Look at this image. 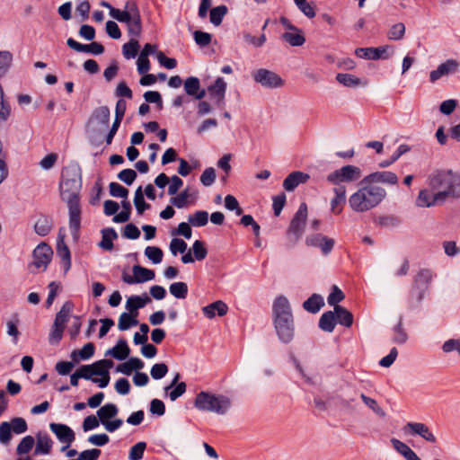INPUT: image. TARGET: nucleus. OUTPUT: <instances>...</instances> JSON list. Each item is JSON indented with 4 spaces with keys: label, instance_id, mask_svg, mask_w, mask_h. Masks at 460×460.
<instances>
[{
    "label": "nucleus",
    "instance_id": "1",
    "mask_svg": "<svg viewBox=\"0 0 460 460\" xmlns=\"http://www.w3.org/2000/svg\"><path fill=\"white\" fill-rule=\"evenodd\" d=\"M272 319L279 340L286 344L291 342L295 336V323L290 303L285 296L275 298Z\"/></svg>",
    "mask_w": 460,
    "mask_h": 460
},
{
    "label": "nucleus",
    "instance_id": "2",
    "mask_svg": "<svg viewBox=\"0 0 460 460\" xmlns=\"http://www.w3.org/2000/svg\"><path fill=\"white\" fill-rule=\"evenodd\" d=\"M349 198V208L357 213H364L377 207L386 197V190L378 185L361 183Z\"/></svg>",
    "mask_w": 460,
    "mask_h": 460
},
{
    "label": "nucleus",
    "instance_id": "3",
    "mask_svg": "<svg viewBox=\"0 0 460 460\" xmlns=\"http://www.w3.org/2000/svg\"><path fill=\"white\" fill-rule=\"evenodd\" d=\"M429 186L437 190L443 201L460 198V173L452 170H438L429 177Z\"/></svg>",
    "mask_w": 460,
    "mask_h": 460
},
{
    "label": "nucleus",
    "instance_id": "4",
    "mask_svg": "<svg viewBox=\"0 0 460 460\" xmlns=\"http://www.w3.org/2000/svg\"><path fill=\"white\" fill-rule=\"evenodd\" d=\"M82 188V169L76 163L63 168L59 182L60 196L63 200L79 199Z\"/></svg>",
    "mask_w": 460,
    "mask_h": 460
},
{
    "label": "nucleus",
    "instance_id": "5",
    "mask_svg": "<svg viewBox=\"0 0 460 460\" xmlns=\"http://www.w3.org/2000/svg\"><path fill=\"white\" fill-rule=\"evenodd\" d=\"M110 7V14L119 22H124L128 26V34L133 37H139L142 32V20L139 9L135 2H127L126 10H119L111 7L108 3L102 4Z\"/></svg>",
    "mask_w": 460,
    "mask_h": 460
},
{
    "label": "nucleus",
    "instance_id": "6",
    "mask_svg": "<svg viewBox=\"0 0 460 460\" xmlns=\"http://www.w3.org/2000/svg\"><path fill=\"white\" fill-rule=\"evenodd\" d=\"M231 404V400L227 396L205 391L199 393L194 401V406L198 410L215 412L219 415L226 414Z\"/></svg>",
    "mask_w": 460,
    "mask_h": 460
},
{
    "label": "nucleus",
    "instance_id": "7",
    "mask_svg": "<svg viewBox=\"0 0 460 460\" xmlns=\"http://www.w3.org/2000/svg\"><path fill=\"white\" fill-rule=\"evenodd\" d=\"M433 277L434 274L429 269H421L415 275L408 298L409 307L411 309L423 300Z\"/></svg>",
    "mask_w": 460,
    "mask_h": 460
},
{
    "label": "nucleus",
    "instance_id": "8",
    "mask_svg": "<svg viewBox=\"0 0 460 460\" xmlns=\"http://www.w3.org/2000/svg\"><path fill=\"white\" fill-rule=\"evenodd\" d=\"M307 205L303 202L294 215L287 230V242L289 248L294 247L302 237L307 219Z\"/></svg>",
    "mask_w": 460,
    "mask_h": 460
},
{
    "label": "nucleus",
    "instance_id": "9",
    "mask_svg": "<svg viewBox=\"0 0 460 460\" xmlns=\"http://www.w3.org/2000/svg\"><path fill=\"white\" fill-rule=\"evenodd\" d=\"M361 169L356 165L347 164L334 170L326 177V181L335 187L342 186L341 183H349L358 181L361 178Z\"/></svg>",
    "mask_w": 460,
    "mask_h": 460
},
{
    "label": "nucleus",
    "instance_id": "10",
    "mask_svg": "<svg viewBox=\"0 0 460 460\" xmlns=\"http://www.w3.org/2000/svg\"><path fill=\"white\" fill-rule=\"evenodd\" d=\"M460 70V62L454 58H448L440 63L438 67L429 73V82L436 83L443 77L452 76Z\"/></svg>",
    "mask_w": 460,
    "mask_h": 460
},
{
    "label": "nucleus",
    "instance_id": "11",
    "mask_svg": "<svg viewBox=\"0 0 460 460\" xmlns=\"http://www.w3.org/2000/svg\"><path fill=\"white\" fill-rule=\"evenodd\" d=\"M355 54L368 60L388 59L394 55V48L390 45H384L377 48H358Z\"/></svg>",
    "mask_w": 460,
    "mask_h": 460
},
{
    "label": "nucleus",
    "instance_id": "12",
    "mask_svg": "<svg viewBox=\"0 0 460 460\" xmlns=\"http://www.w3.org/2000/svg\"><path fill=\"white\" fill-rule=\"evenodd\" d=\"M253 80L266 88H279L284 85L282 78L275 72L261 68L252 75Z\"/></svg>",
    "mask_w": 460,
    "mask_h": 460
},
{
    "label": "nucleus",
    "instance_id": "13",
    "mask_svg": "<svg viewBox=\"0 0 460 460\" xmlns=\"http://www.w3.org/2000/svg\"><path fill=\"white\" fill-rule=\"evenodd\" d=\"M402 431L408 436H420L429 443L437 442L436 436L429 428L422 422H408L403 426Z\"/></svg>",
    "mask_w": 460,
    "mask_h": 460
},
{
    "label": "nucleus",
    "instance_id": "14",
    "mask_svg": "<svg viewBox=\"0 0 460 460\" xmlns=\"http://www.w3.org/2000/svg\"><path fill=\"white\" fill-rule=\"evenodd\" d=\"M132 271L133 276L123 273L121 277L122 280L128 285L149 281L154 279L155 277L153 270H149L139 265H134Z\"/></svg>",
    "mask_w": 460,
    "mask_h": 460
},
{
    "label": "nucleus",
    "instance_id": "15",
    "mask_svg": "<svg viewBox=\"0 0 460 460\" xmlns=\"http://www.w3.org/2000/svg\"><path fill=\"white\" fill-rule=\"evenodd\" d=\"M307 246L318 247L323 255H328L333 249L335 241L322 234H310L305 238Z\"/></svg>",
    "mask_w": 460,
    "mask_h": 460
},
{
    "label": "nucleus",
    "instance_id": "16",
    "mask_svg": "<svg viewBox=\"0 0 460 460\" xmlns=\"http://www.w3.org/2000/svg\"><path fill=\"white\" fill-rule=\"evenodd\" d=\"M226 82L223 77H217L215 82L208 86L206 90L208 93L210 98L215 100V102L218 108H224L225 97L226 93Z\"/></svg>",
    "mask_w": 460,
    "mask_h": 460
},
{
    "label": "nucleus",
    "instance_id": "17",
    "mask_svg": "<svg viewBox=\"0 0 460 460\" xmlns=\"http://www.w3.org/2000/svg\"><path fill=\"white\" fill-rule=\"evenodd\" d=\"M52 255L53 251L49 245L45 243H40L33 251V265L37 269L42 268L45 270Z\"/></svg>",
    "mask_w": 460,
    "mask_h": 460
},
{
    "label": "nucleus",
    "instance_id": "18",
    "mask_svg": "<svg viewBox=\"0 0 460 460\" xmlns=\"http://www.w3.org/2000/svg\"><path fill=\"white\" fill-rule=\"evenodd\" d=\"M361 183H384L388 185H395L398 183V177L394 172L390 171H378L365 176L361 180Z\"/></svg>",
    "mask_w": 460,
    "mask_h": 460
},
{
    "label": "nucleus",
    "instance_id": "19",
    "mask_svg": "<svg viewBox=\"0 0 460 460\" xmlns=\"http://www.w3.org/2000/svg\"><path fill=\"white\" fill-rule=\"evenodd\" d=\"M69 211V228L73 235H76L81 226V208L79 199L65 200Z\"/></svg>",
    "mask_w": 460,
    "mask_h": 460
},
{
    "label": "nucleus",
    "instance_id": "20",
    "mask_svg": "<svg viewBox=\"0 0 460 460\" xmlns=\"http://www.w3.org/2000/svg\"><path fill=\"white\" fill-rule=\"evenodd\" d=\"M445 202L438 191L436 193H432L426 189L420 190L415 200V204L419 208H429L437 205H442Z\"/></svg>",
    "mask_w": 460,
    "mask_h": 460
},
{
    "label": "nucleus",
    "instance_id": "21",
    "mask_svg": "<svg viewBox=\"0 0 460 460\" xmlns=\"http://www.w3.org/2000/svg\"><path fill=\"white\" fill-rule=\"evenodd\" d=\"M49 429L61 443L71 445L75 439L74 430L66 424L53 422L49 424Z\"/></svg>",
    "mask_w": 460,
    "mask_h": 460
},
{
    "label": "nucleus",
    "instance_id": "22",
    "mask_svg": "<svg viewBox=\"0 0 460 460\" xmlns=\"http://www.w3.org/2000/svg\"><path fill=\"white\" fill-rule=\"evenodd\" d=\"M66 44L69 48L77 52L91 53L93 55H101L104 52V47L96 41H93L90 44H82L73 38H69L66 40Z\"/></svg>",
    "mask_w": 460,
    "mask_h": 460
},
{
    "label": "nucleus",
    "instance_id": "23",
    "mask_svg": "<svg viewBox=\"0 0 460 460\" xmlns=\"http://www.w3.org/2000/svg\"><path fill=\"white\" fill-rule=\"evenodd\" d=\"M183 87L185 93L196 100H202L207 94L206 89L200 87L199 79L195 76L187 77L183 83Z\"/></svg>",
    "mask_w": 460,
    "mask_h": 460
},
{
    "label": "nucleus",
    "instance_id": "24",
    "mask_svg": "<svg viewBox=\"0 0 460 460\" xmlns=\"http://www.w3.org/2000/svg\"><path fill=\"white\" fill-rule=\"evenodd\" d=\"M332 191L334 193V197L331 199V211L334 215H340L346 203V187H334Z\"/></svg>",
    "mask_w": 460,
    "mask_h": 460
},
{
    "label": "nucleus",
    "instance_id": "25",
    "mask_svg": "<svg viewBox=\"0 0 460 460\" xmlns=\"http://www.w3.org/2000/svg\"><path fill=\"white\" fill-rule=\"evenodd\" d=\"M310 176L300 171L291 172L287 176L283 181V188L287 191L294 190L299 184L305 183L308 181Z\"/></svg>",
    "mask_w": 460,
    "mask_h": 460
},
{
    "label": "nucleus",
    "instance_id": "26",
    "mask_svg": "<svg viewBox=\"0 0 460 460\" xmlns=\"http://www.w3.org/2000/svg\"><path fill=\"white\" fill-rule=\"evenodd\" d=\"M130 349L125 339H119L117 344L105 352V356H111L118 360H124L128 357Z\"/></svg>",
    "mask_w": 460,
    "mask_h": 460
},
{
    "label": "nucleus",
    "instance_id": "27",
    "mask_svg": "<svg viewBox=\"0 0 460 460\" xmlns=\"http://www.w3.org/2000/svg\"><path fill=\"white\" fill-rule=\"evenodd\" d=\"M227 311V305L221 300H217L202 308L204 315L209 319L214 318L217 314L218 316H224L226 314Z\"/></svg>",
    "mask_w": 460,
    "mask_h": 460
},
{
    "label": "nucleus",
    "instance_id": "28",
    "mask_svg": "<svg viewBox=\"0 0 460 460\" xmlns=\"http://www.w3.org/2000/svg\"><path fill=\"white\" fill-rule=\"evenodd\" d=\"M53 441L48 434L38 433L36 436V447L34 454L49 455L51 452Z\"/></svg>",
    "mask_w": 460,
    "mask_h": 460
},
{
    "label": "nucleus",
    "instance_id": "29",
    "mask_svg": "<svg viewBox=\"0 0 460 460\" xmlns=\"http://www.w3.org/2000/svg\"><path fill=\"white\" fill-rule=\"evenodd\" d=\"M57 254L61 259L65 272L71 268V253L68 246L64 242V237L59 236L57 243Z\"/></svg>",
    "mask_w": 460,
    "mask_h": 460
},
{
    "label": "nucleus",
    "instance_id": "30",
    "mask_svg": "<svg viewBox=\"0 0 460 460\" xmlns=\"http://www.w3.org/2000/svg\"><path fill=\"white\" fill-rule=\"evenodd\" d=\"M102 240L98 246L104 251H111L114 247L113 241L118 238V234L112 227L103 228L101 231Z\"/></svg>",
    "mask_w": 460,
    "mask_h": 460
},
{
    "label": "nucleus",
    "instance_id": "31",
    "mask_svg": "<svg viewBox=\"0 0 460 460\" xmlns=\"http://www.w3.org/2000/svg\"><path fill=\"white\" fill-rule=\"evenodd\" d=\"M73 308L74 304L71 301H66L64 303L61 309L56 314L54 324L66 328Z\"/></svg>",
    "mask_w": 460,
    "mask_h": 460
},
{
    "label": "nucleus",
    "instance_id": "32",
    "mask_svg": "<svg viewBox=\"0 0 460 460\" xmlns=\"http://www.w3.org/2000/svg\"><path fill=\"white\" fill-rule=\"evenodd\" d=\"M149 302H151V298L146 294H145L144 296H132L128 298L126 308L128 310L129 314H134L137 313L139 308L144 307Z\"/></svg>",
    "mask_w": 460,
    "mask_h": 460
},
{
    "label": "nucleus",
    "instance_id": "33",
    "mask_svg": "<svg viewBox=\"0 0 460 460\" xmlns=\"http://www.w3.org/2000/svg\"><path fill=\"white\" fill-rule=\"evenodd\" d=\"M110 109L107 106H101L93 111L89 121L95 120L104 128H107L110 123Z\"/></svg>",
    "mask_w": 460,
    "mask_h": 460
},
{
    "label": "nucleus",
    "instance_id": "34",
    "mask_svg": "<svg viewBox=\"0 0 460 460\" xmlns=\"http://www.w3.org/2000/svg\"><path fill=\"white\" fill-rule=\"evenodd\" d=\"M334 315L336 316V323H340L345 327H350L353 323V315L345 307L335 305Z\"/></svg>",
    "mask_w": 460,
    "mask_h": 460
},
{
    "label": "nucleus",
    "instance_id": "35",
    "mask_svg": "<svg viewBox=\"0 0 460 460\" xmlns=\"http://www.w3.org/2000/svg\"><path fill=\"white\" fill-rule=\"evenodd\" d=\"M323 305V298L318 294H313L303 303V308L312 314H316L319 312Z\"/></svg>",
    "mask_w": 460,
    "mask_h": 460
},
{
    "label": "nucleus",
    "instance_id": "36",
    "mask_svg": "<svg viewBox=\"0 0 460 460\" xmlns=\"http://www.w3.org/2000/svg\"><path fill=\"white\" fill-rule=\"evenodd\" d=\"M118 407L114 403H106L97 411V416L103 425L118 414Z\"/></svg>",
    "mask_w": 460,
    "mask_h": 460
},
{
    "label": "nucleus",
    "instance_id": "37",
    "mask_svg": "<svg viewBox=\"0 0 460 460\" xmlns=\"http://www.w3.org/2000/svg\"><path fill=\"white\" fill-rule=\"evenodd\" d=\"M336 326V316L332 311H327L319 319V328L323 332H332Z\"/></svg>",
    "mask_w": 460,
    "mask_h": 460
},
{
    "label": "nucleus",
    "instance_id": "38",
    "mask_svg": "<svg viewBox=\"0 0 460 460\" xmlns=\"http://www.w3.org/2000/svg\"><path fill=\"white\" fill-rule=\"evenodd\" d=\"M52 228V219L46 216H41L38 218L34 225V230L36 234L40 236H46L49 234Z\"/></svg>",
    "mask_w": 460,
    "mask_h": 460
},
{
    "label": "nucleus",
    "instance_id": "39",
    "mask_svg": "<svg viewBox=\"0 0 460 460\" xmlns=\"http://www.w3.org/2000/svg\"><path fill=\"white\" fill-rule=\"evenodd\" d=\"M138 313H135L134 314L129 313H122L119 318L118 328L120 331L128 330L132 326H136L138 324V321L137 319Z\"/></svg>",
    "mask_w": 460,
    "mask_h": 460
},
{
    "label": "nucleus",
    "instance_id": "40",
    "mask_svg": "<svg viewBox=\"0 0 460 460\" xmlns=\"http://www.w3.org/2000/svg\"><path fill=\"white\" fill-rule=\"evenodd\" d=\"M94 349V344L92 342H88L84 344L81 349L72 351L71 358L75 361H77L78 358L82 360L89 359L93 356Z\"/></svg>",
    "mask_w": 460,
    "mask_h": 460
},
{
    "label": "nucleus",
    "instance_id": "41",
    "mask_svg": "<svg viewBox=\"0 0 460 460\" xmlns=\"http://www.w3.org/2000/svg\"><path fill=\"white\" fill-rule=\"evenodd\" d=\"M208 213L205 210H198L188 217V222L194 227H201L208 224Z\"/></svg>",
    "mask_w": 460,
    "mask_h": 460
},
{
    "label": "nucleus",
    "instance_id": "42",
    "mask_svg": "<svg viewBox=\"0 0 460 460\" xmlns=\"http://www.w3.org/2000/svg\"><path fill=\"white\" fill-rule=\"evenodd\" d=\"M336 80L346 87L355 88L361 84V80L354 75L339 73L336 75Z\"/></svg>",
    "mask_w": 460,
    "mask_h": 460
},
{
    "label": "nucleus",
    "instance_id": "43",
    "mask_svg": "<svg viewBox=\"0 0 460 460\" xmlns=\"http://www.w3.org/2000/svg\"><path fill=\"white\" fill-rule=\"evenodd\" d=\"M394 335L392 341L396 344H404L408 340V334L402 326V318L401 317L399 323L393 329Z\"/></svg>",
    "mask_w": 460,
    "mask_h": 460
},
{
    "label": "nucleus",
    "instance_id": "44",
    "mask_svg": "<svg viewBox=\"0 0 460 460\" xmlns=\"http://www.w3.org/2000/svg\"><path fill=\"white\" fill-rule=\"evenodd\" d=\"M13 54L8 50L0 51V78L4 76L12 66Z\"/></svg>",
    "mask_w": 460,
    "mask_h": 460
},
{
    "label": "nucleus",
    "instance_id": "45",
    "mask_svg": "<svg viewBox=\"0 0 460 460\" xmlns=\"http://www.w3.org/2000/svg\"><path fill=\"white\" fill-rule=\"evenodd\" d=\"M282 40L287 41L289 45L293 47L302 46L305 42V38L302 34V31L293 32H285L282 34Z\"/></svg>",
    "mask_w": 460,
    "mask_h": 460
},
{
    "label": "nucleus",
    "instance_id": "46",
    "mask_svg": "<svg viewBox=\"0 0 460 460\" xmlns=\"http://www.w3.org/2000/svg\"><path fill=\"white\" fill-rule=\"evenodd\" d=\"M121 206L123 209L113 217L112 220L115 223H125L129 220L131 214L130 202L125 199V200L121 202Z\"/></svg>",
    "mask_w": 460,
    "mask_h": 460
},
{
    "label": "nucleus",
    "instance_id": "47",
    "mask_svg": "<svg viewBox=\"0 0 460 460\" xmlns=\"http://www.w3.org/2000/svg\"><path fill=\"white\" fill-rule=\"evenodd\" d=\"M134 204L139 215L150 208V205L145 201L142 187L139 186L135 191Z\"/></svg>",
    "mask_w": 460,
    "mask_h": 460
},
{
    "label": "nucleus",
    "instance_id": "48",
    "mask_svg": "<svg viewBox=\"0 0 460 460\" xmlns=\"http://www.w3.org/2000/svg\"><path fill=\"white\" fill-rule=\"evenodd\" d=\"M170 293L176 298L184 299L188 295V286L185 282H174L170 285Z\"/></svg>",
    "mask_w": 460,
    "mask_h": 460
},
{
    "label": "nucleus",
    "instance_id": "49",
    "mask_svg": "<svg viewBox=\"0 0 460 460\" xmlns=\"http://www.w3.org/2000/svg\"><path fill=\"white\" fill-rule=\"evenodd\" d=\"M227 13V7L226 5H219L210 10V22L216 26L221 24L224 16Z\"/></svg>",
    "mask_w": 460,
    "mask_h": 460
},
{
    "label": "nucleus",
    "instance_id": "50",
    "mask_svg": "<svg viewBox=\"0 0 460 460\" xmlns=\"http://www.w3.org/2000/svg\"><path fill=\"white\" fill-rule=\"evenodd\" d=\"M393 447L407 460L414 451L404 442L393 438L391 439Z\"/></svg>",
    "mask_w": 460,
    "mask_h": 460
},
{
    "label": "nucleus",
    "instance_id": "51",
    "mask_svg": "<svg viewBox=\"0 0 460 460\" xmlns=\"http://www.w3.org/2000/svg\"><path fill=\"white\" fill-rule=\"evenodd\" d=\"M139 44L135 39H131L128 43H125L122 47V52L127 59L134 58L138 52Z\"/></svg>",
    "mask_w": 460,
    "mask_h": 460
},
{
    "label": "nucleus",
    "instance_id": "52",
    "mask_svg": "<svg viewBox=\"0 0 460 460\" xmlns=\"http://www.w3.org/2000/svg\"><path fill=\"white\" fill-rule=\"evenodd\" d=\"M35 444V440L33 437L28 435L22 438L20 443L16 447V453L18 455H25L28 454L33 447Z\"/></svg>",
    "mask_w": 460,
    "mask_h": 460
},
{
    "label": "nucleus",
    "instance_id": "53",
    "mask_svg": "<svg viewBox=\"0 0 460 460\" xmlns=\"http://www.w3.org/2000/svg\"><path fill=\"white\" fill-rule=\"evenodd\" d=\"M145 255L153 263L158 264L162 261L164 252L162 249L155 246H147L145 249Z\"/></svg>",
    "mask_w": 460,
    "mask_h": 460
},
{
    "label": "nucleus",
    "instance_id": "54",
    "mask_svg": "<svg viewBox=\"0 0 460 460\" xmlns=\"http://www.w3.org/2000/svg\"><path fill=\"white\" fill-rule=\"evenodd\" d=\"M9 424H11V431L15 434H22L27 431L28 425L26 420L22 417L13 418Z\"/></svg>",
    "mask_w": 460,
    "mask_h": 460
},
{
    "label": "nucleus",
    "instance_id": "55",
    "mask_svg": "<svg viewBox=\"0 0 460 460\" xmlns=\"http://www.w3.org/2000/svg\"><path fill=\"white\" fill-rule=\"evenodd\" d=\"M193 256L197 261H203L208 255V250L203 241L196 240L192 244Z\"/></svg>",
    "mask_w": 460,
    "mask_h": 460
},
{
    "label": "nucleus",
    "instance_id": "56",
    "mask_svg": "<svg viewBox=\"0 0 460 460\" xmlns=\"http://www.w3.org/2000/svg\"><path fill=\"white\" fill-rule=\"evenodd\" d=\"M297 8L308 18L312 19L315 16V10L313 4L307 3L306 0H294Z\"/></svg>",
    "mask_w": 460,
    "mask_h": 460
},
{
    "label": "nucleus",
    "instance_id": "57",
    "mask_svg": "<svg viewBox=\"0 0 460 460\" xmlns=\"http://www.w3.org/2000/svg\"><path fill=\"white\" fill-rule=\"evenodd\" d=\"M96 376L106 374L109 369L113 367V362L111 359H101L91 364Z\"/></svg>",
    "mask_w": 460,
    "mask_h": 460
},
{
    "label": "nucleus",
    "instance_id": "58",
    "mask_svg": "<svg viewBox=\"0 0 460 460\" xmlns=\"http://www.w3.org/2000/svg\"><path fill=\"white\" fill-rule=\"evenodd\" d=\"M405 33V26L402 22L394 24L388 31L387 37L392 40H402Z\"/></svg>",
    "mask_w": 460,
    "mask_h": 460
},
{
    "label": "nucleus",
    "instance_id": "59",
    "mask_svg": "<svg viewBox=\"0 0 460 460\" xmlns=\"http://www.w3.org/2000/svg\"><path fill=\"white\" fill-rule=\"evenodd\" d=\"M360 398L362 399L363 402L369 407L376 414H377L380 417H385V411L378 405L377 402L367 396L364 394H361Z\"/></svg>",
    "mask_w": 460,
    "mask_h": 460
},
{
    "label": "nucleus",
    "instance_id": "60",
    "mask_svg": "<svg viewBox=\"0 0 460 460\" xmlns=\"http://www.w3.org/2000/svg\"><path fill=\"white\" fill-rule=\"evenodd\" d=\"M146 448V442H138L134 445L129 451L128 458L130 460H140L143 458L144 452Z\"/></svg>",
    "mask_w": 460,
    "mask_h": 460
},
{
    "label": "nucleus",
    "instance_id": "61",
    "mask_svg": "<svg viewBox=\"0 0 460 460\" xmlns=\"http://www.w3.org/2000/svg\"><path fill=\"white\" fill-rule=\"evenodd\" d=\"M167 373L168 367L165 363H156L151 367L150 370L151 376L155 380L162 379L166 376Z\"/></svg>",
    "mask_w": 460,
    "mask_h": 460
},
{
    "label": "nucleus",
    "instance_id": "62",
    "mask_svg": "<svg viewBox=\"0 0 460 460\" xmlns=\"http://www.w3.org/2000/svg\"><path fill=\"white\" fill-rule=\"evenodd\" d=\"M110 194L115 198L127 199L128 190L118 182H111L109 185Z\"/></svg>",
    "mask_w": 460,
    "mask_h": 460
},
{
    "label": "nucleus",
    "instance_id": "63",
    "mask_svg": "<svg viewBox=\"0 0 460 460\" xmlns=\"http://www.w3.org/2000/svg\"><path fill=\"white\" fill-rule=\"evenodd\" d=\"M187 385L185 382H180L172 387L168 393H165L169 396L170 400L174 402L182 394H185Z\"/></svg>",
    "mask_w": 460,
    "mask_h": 460
},
{
    "label": "nucleus",
    "instance_id": "64",
    "mask_svg": "<svg viewBox=\"0 0 460 460\" xmlns=\"http://www.w3.org/2000/svg\"><path fill=\"white\" fill-rule=\"evenodd\" d=\"M102 451L98 448L84 450L78 455L79 460H98Z\"/></svg>",
    "mask_w": 460,
    "mask_h": 460
}]
</instances>
